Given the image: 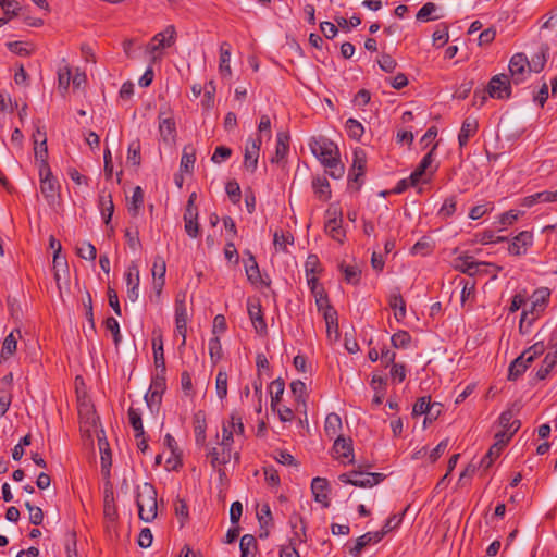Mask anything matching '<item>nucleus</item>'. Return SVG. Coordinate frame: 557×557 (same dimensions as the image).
<instances>
[{
	"instance_id": "17",
	"label": "nucleus",
	"mask_w": 557,
	"mask_h": 557,
	"mask_svg": "<svg viewBox=\"0 0 557 557\" xmlns=\"http://www.w3.org/2000/svg\"><path fill=\"white\" fill-rule=\"evenodd\" d=\"M248 314L258 334L267 333V323L263 318L262 308L259 302H248Z\"/></svg>"
},
{
	"instance_id": "22",
	"label": "nucleus",
	"mask_w": 557,
	"mask_h": 557,
	"mask_svg": "<svg viewBox=\"0 0 557 557\" xmlns=\"http://www.w3.org/2000/svg\"><path fill=\"white\" fill-rule=\"evenodd\" d=\"M530 363L531 361L527 358V354L522 352L510 363L508 369V380L516 381L525 372Z\"/></svg>"
},
{
	"instance_id": "2",
	"label": "nucleus",
	"mask_w": 557,
	"mask_h": 557,
	"mask_svg": "<svg viewBox=\"0 0 557 557\" xmlns=\"http://www.w3.org/2000/svg\"><path fill=\"white\" fill-rule=\"evenodd\" d=\"M550 296V290L546 287L534 290L530 300L531 304L528 308H524L521 313L519 322V330L521 333L529 332L533 322L544 312Z\"/></svg>"
},
{
	"instance_id": "8",
	"label": "nucleus",
	"mask_w": 557,
	"mask_h": 557,
	"mask_svg": "<svg viewBox=\"0 0 557 557\" xmlns=\"http://www.w3.org/2000/svg\"><path fill=\"white\" fill-rule=\"evenodd\" d=\"M40 191L49 203L55 201L59 195L60 185L55 177H53L50 166L44 165L39 169Z\"/></svg>"
},
{
	"instance_id": "45",
	"label": "nucleus",
	"mask_w": 557,
	"mask_h": 557,
	"mask_svg": "<svg viewBox=\"0 0 557 557\" xmlns=\"http://www.w3.org/2000/svg\"><path fill=\"white\" fill-rule=\"evenodd\" d=\"M342 272L344 273V278L348 284L356 285L359 283L361 277V270L357 265L350 264H341L339 265Z\"/></svg>"
},
{
	"instance_id": "4",
	"label": "nucleus",
	"mask_w": 557,
	"mask_h": 557,
	"mask_svg": "<svg viewBox=\"0 0 557 557\" xmlns=\"http://www.w3.org/2000/svg\"><path fill=\"white\" fill-rule=\"evenodd\" d=\"M385 479L383 473L363 472L359 469H354L349 472L338 475V480L344 484H350L357 487H372L377 485Z\"/></svg>"
},
{
	"instance_id": "16",
	"label": "nucleus",
	"mask_w": 557,
	"mask_h": 557,
	"mask_svg": "<svg viewBox=\"0 0 557 557\" xmlns=\"http://www.w3.org/2000/svg\"><path fill=\"white\" fill-rule=\"evenodd\" d=\"M455 269L466 273L470 276L475 275L481 271V268L488 265L486 262H476L472 257L465 256L459 257L455 260Z\"/></svg>"
},
{
	"instance_id": "7",
	"label": "nucleus",
	"mask_w": 557,
	"mask_h": 557,
	"mask_svg": "<svg viewBox=\"0 0 557 557\" xmlns=\"http://www.w3.org/2000/svg\"><path fill=\"white\" fill-rule=\"evenodd\" d=\"M486 92L494 99H509L511 97V81L506 74L494 75L487 86Z\"/></svg>"
},
{
	"instance_id": "59",
	"label": "nucleus",
	"mask_w": 557,
	"mask_h": 557,
	"mask_svg": "<svg viewBox=\"0 0 557 557\" xmlns=\"http://www.w3.org/2000/svg\"><path fill=\"white\" fill-rule=\"evenodd\" d=\"M436 11V5L433 2H426L417 13L416 17L419 21H435L438 16H431Z\"/></svg>"
},
{
	"instance_id": "24",
	"label": "nucleus",
	"mask_w": 557,
	"mask_h": 557,
	"mask_svg": "<svg viewBox=\"0 0 557 557\" xmlns=\"http://www.w3.org/2000/svg\"><path fill=\"white\" fill-rule=\"evenodd\" d=\"M388 305L394 310L397 321H403L406 318V301L398 289L389 295Z\"/></svg>"
},
{
	"instance_id": "20",
	"label": "nucleus",
	"mask_w": 557,
	"mask_h": 557,
	"mask_svg": "<svg viewBox=\"0 0 557 557\" xmlns=\"http://www.w3.org/2000/svg\"><path fill=\"white\" fill-rule=\"evenodd\" d=\"M206 414L203 411H198L194 414L195 441L198 446H206Z\"/></svg>"
},
{
	"instance_id": "42",
	"label": "nucleus",
	"mask_w": 557,
	"mask_h": 557,
	"mask_svg": "<svg viewBox=\"0 0 557 557\" xmlns=\"http://www.w3.org/2000/svg\"><path fill=\"white\" fill-rule=\"evenodd\" d=\"M35 159L39 162V169H42L44 165L49 166L48 164V148H47V137L46 133L41 134L40 146H35L34 148Z\"/></svg>"
},
{
	"instance_id": "18",
	"label": "nucleus",
	"mask_w": 557,
	"mask_h": 557,
	"mask_svg": "<svg viewBox=\"0 0 557 557\" xmlns=\"http://www.w3.org/2000/svg\"><path fill=\"white\" fill-rule=\"evenodd\" d=\"M333 450L337 455L338 458L343 459V462H345V459H348V462L351 463L354 461V448H352V441L351 438H346L342 435H338L335 438Z\"/></svg>"
},
{
	"instance_id": "6",
	"label": "nucleus",
	"mask_w": 557,
	"mask_h": 557,
	"mask_svg": "<svg viewBox=\"0 0 557 557\" xmlns=\"http://www.w3.org/2000/svg\"><path fill=\"white\" fill-rule=\"evenodd\" d=\"M327 220L324 224V231L325 233L331 236L334 240L338 243H343L346 233L343 228V219H342V211L337 208H329L326 210Z\"/></svg>"
},
{
	"instance_id": "21",
	"label": "nucleus",
	"mask_w": 557,
	"mask_h": 557,
	"mask_svg": "<svg viewBox=\"0 0 557 557\" xmlns=\"http://www.w3.org/2000/svg\"><path fill=\"white\" fill-rule=\"evenodd\" d=\"M231 45L223 41L220 46L219 72L223 77H231Z\"/></svg>"
},
{
	"instance_id": "37",
	"label": "nucleus",
	"mask_w": 557,
	"mask_h": 557,
	"mask_svg": "<svg viewBox=\"0 0 557 557\" xmlns=\"http://www.w3.org/2000/svg\"><path fill=\"white\" fill-rule=\"evenodd\" d=\"M99 448L101 453V472L106 478H109L110 468L112 465V457L108 442L99 438Z\"/></svg>"
},
{
	"instance_id": "43",
	"label": "nucleus",
	"mask_w": 557,
	"mask_h": 557,
	"mask_svg": "<svg viewBox=\"0 0 557 557\" xmlns=\"http://www.w3.org/2000/svg\"><path fill=\"white\" fill-rule=\"evenodd\" d=\"M557 357L553 356L552 352H548L543 359L541 367L536 371V377L539 380H545L555 367Z\"/></svg>"
},
{
	"instance_id": "32",
	"label": "nucleus",
	"mask_w": 557,
	"mask_h": 557,
	"mask_svg": "<svg viewBox=\"0 0 557 557\" xmlns=\"http://www.w3.org/2000/svg\"><path fill=\"white\" fill-rule=\"evenodd\" d=\"M314 194L319 199L326 201L331 198V186L326 177L317 176L312 180Z\"/></svg>"
},
{
	"instance_id": "3",
	"label": "nucleus",
	"mask_w": 557,
	"mask_h": 557,
	"mask_svg": "<svg viewBox=\"0 0 557 557\" xmlns=\"http://www.w3.org/2000/svg\"><path fill=\"white\" fill-rule=\"evenodd\" d=\"M136 505L139 519L145 522H152L158 515L157 490L148 482L138 485L136 488Z\"/></svg>"
},
{
	"instance_id": "29",
	"label": "nucleus",
	"mask_w": 557,
	"mask_h": 557,
	"mask_svg": "<svg viewBox=\"0 0 557 557\" xmlns=\"http://www.w3.org/2000/svg\"><path fill=\"white\" fill-rule=\"evenodd\" d=\"M549 47L546 44L541 45L540 50L529 61V70L534 73H540L547 61Z\"/></svg>"
},
{
	"instance_id": "26",
	"label": "nucleus",
	"mask_w": 557,
	"mask_h": 557,
	"mask_svg": "<svg viewBox=\"0 0 557 557\" xmlns=\"http://www.w3.org/2000/svg\"><path fill=\"white\" fill-rule=\"evenodd\" d=\"M207 457L210 459V465L213 469H216L221 465H226L231 461V449L222 448L221 451L216 447L208 449Z\"/></svg>"
},
{
	"instance_id": "27",
	"label": "nucleus",
	"mask_w": 557,
	"mask_h": 557,
	"mask_svg": "<svg viewBox=\"0 0 557 557\" xmlns=\"http://www.w3.org/2000/svg\"><path fill=\"white\" fill-rule=\"evenodd\" d=\"M246 255L248 256V259L245 263V271H246L248 281L253 285H256L258 283H263L261 274H260L259 265L256 261L255 256L250 251H246Z\"/></svg>"
},
{
	"instance_id": "30",
	"label": "nucleus",
	"mask_w": 557,
	"mask_h": 557,
	"mask_svg": "<svg viewBox=\"0 0 557 557\" xmlns=\"http://www.w3.org/2000/svg\"><path fill=\"white\" fill-rule=\"evenodd\" d=\"M342 428V419L337 413L332 412L326 416L324 432L330 438H334L341 435Z\"/></svg>"
},
{
	"instance_id": "1",
	"label": "nucleus",
	"mask_w": 557,
	"mask_h": 557,
	"mask_svg": "<svg viewBox=\"0 0 557 557\" xmlns=\"http://www.w3.org/2000/svg\"><path fill=\"white\" fill-rule=\"evenodd\" d=\"M311 152L324 166L332 178L338 180L345 173V165L341 161L337 145L325 136L312 137L309 141Z\"/></svg>"
},
{
	"instance_id": "55",
	"label": "nucleus",
	"mask_w": 557,
	"mask_h": 557,
	"mask_svg": "<svg viewBox=\"0 0 557 557\" xmlns=\"http://www.w3.org/2000/svg\"><path fill=\"white\" fill-rule=\"evenodd\" d=\"M0 7L4 12V18H9V21L16 16L21 10L18 2L15 0H0Z\"/></svg>"
},
{
	"instance_id": "25",
	"label": "nucleus",
	"mask_w": 557,
	"mask_h": 557,
	"mask_svg": "<svg viewBox=\"0 0 557 557\" xmlns=\"http://www.w3.org/2000/svg\"><path fill=\"white\" fill-rule=\"evenodd\" d=\"M557 201V189L555 191L544 190L527 196L522 200V206L532 207L537 202H555Z\"/></svg>"
},
{
	"instance_id": "35",
	"label": "nucleus",
	"mask_w": 557,
	"mask_h": 557,
	"mask_svg": "<svg viewBox=\"0 0 557 557\" xmlns=\"http://www.w3.org/2000/svg\"><path fill=\"white\" fill-rule=\"evenodd\" d=\"M196 162V149L191 145H187L183 149L182 159H181V170L187 173H191L194 171Z\"/></svg>"
},
{
	"instance_id": "11",
	"label": "nucleus",
	"mask_w": 557,
	"mask_h": 557,
	"mask_svg": "<svg viewBox=\"0 0 557 557\" xmlns=\"http://www.w3.org/2000/svg\"><path fill=\"white\" fill-rule=\"evenodd\" d=\"M261 137L248 138L245 147L244 166L253 173L258 165Z\"/></svg>"
},
{
	"instance_id": "64",
	"label": "nucleus",
	"mask_w": 557,
	"mask_h": 557,
	"mask_svg": "<svg viewBox=\"0 0 557 557\" xmlns=\"http://www.w3.org/2000/svg\"><path fill=\"white\" fill-rule=\"evenodd\" d=\"M432 249L433 247L431 245V242L426 238H422L412 246L411 252L413 255L426 256L432 252Z\"/></svg>"
},
{
	"instance_id": "48",
	"label": "nucleus",
	"mask_w": 557,
	"mask_h": 557,
	"mask_svg": "<svg viewBox=\"0 0 557 557\" xmlns=\"http://www.w3.org/2000/svg\"><path fill=\"white\" fill-rule=\"evenodd\" d=\"M188 313L185 302V296L183 298H176L175 300V324H187Z\"/></svg>"
},
{
	"instance_id": "58",
	"label": "nucleus",
	"mask_w": 557,
	"mask_h": 557,
	"mask_svg": "<svg viewBox=\"0 0 557 557\" xmlns=\"http://www.w3.org/2000/svg\"><path fill=\"white\" fill-rule=\"evenodd\" d=\"M502 451V447H497V445H492L488 451L483 456L480 462V467L483 469H488L494 460L499 456Z\"/></svg>"
},
{
	"instance_id": "10",
	"label": "nucleus",
	"mask_w": 557,
	"mask_h": 557,
	"mask_svg": "<svg viewBox=\"0 0 557 557\" xmlns=\"http://www.w3.org/2000/svg\"><path fill=\"white\" fill-rule=\"evenodd\" d=\"M176 29L174 25H169L163 32L156 34L147 46V51L151 54L157 51L169 48L175 44Z\"/></svg>"
},
{
	"instance_id": "5",
	"label": "nucleus",
	"mask_w": 557,
	"mask_h": 557,
	"mask_svg": "<svg viewBox=\"0 0 557 557\" xmlns=\"http://www.w3.org/2000/svg\"><path fill=\"white\" fill-rule=\"evenodd\" d=\"M509 79L515 85L525 82L531 71L529 70V60L524 53H515L509 61Z\"/></svg>"
},
{
	"instance_id": "56",
	"label": "nucleus",
	"mask_w": 557,
	"mask_h": 557,
	"mask_svg": "<svg viewBox=\"0 0 557 557\" xmlns=\"http://www.w3.org/2000/svg\"><path fill=\"white\" fill-rule=\"evenodd\" d=\"M433 403H431L430 396H423V397L418 398L412 408V416L413 417H418V416H422V414L425 416L428 410H430V406Z\"/></svg>"
},
{
	"instance_id": "9",
	"label": "nucleus",
	"mask_w": 557,
	"mask_h": 557,
	"mask_svg": "<svg viewBox=\"0 0 557 557\" xmlns=\"http://www.w3.org/2000/svg\"><path fill=\"white\" fill-rule=\"evenodd\" d=\"M437 147V144H435L432 149L422 158L419 165L416 168V170L410 174L409 181L411 186H417L421 180L422 176L429 173L430 175H433L436 170L437 165L432 166L434 159H435V149Z\"/></svg>"
},
{
	"instance_id": "19",
	"label": "nucleus",
	"mask_w": 557,
	"mask_h": 557,
	"mask_svg": "<svg viewBox=\"0 0 557 557\" xmlns=\"http://www.w3.org/2000/svg\"><path fill=\"white\" fill-rule=\"evenodd\" d=\"M478 128L479 124L476 119L469 116L463 120L460 132L458 134V143L460 148L467 146L469 139L476 134Z\"/></svg>"
},
{
	"instance_id": "44",
	"label": "nucleus",
	"mask_w": 557,
	"mask_h": 557,
	"mask_svg": "<svg viewBox=\"0 0 557 557\" xmlns=\"http://www.w3.org/2000/svg\"><path fill=\"white\" fill-rule=\"evenodd\" d=\"M391 343L394 348L406 349L411 343V335L405 330H399L392 335Z\"/></svg>"
},
{
	"instance_id": "28",
	"label": "nucleus",
	"mask_w": 557,
	"mask_h": 557,
	"mask_svg": "<svg viewBox=\"0 0 557 557\" xmlns=\"http://www.w3.org/2000/svg\"><path fill=\"white\" fill-rule=\"evenodd\" d=\"M183 219L186 234L191 238L198 237L200 227L198 222V212H191L190 209H185Z\"/></svg>"
},
{
	"instance_id": "39",
	"label": "nucleus",
	"mask_w": 557,
	"mask_h": 557,
	"mask_svg": "<svg viewBox=\"0 0 557 557\" xmlns=\"http://www.w3.org/2000/svg\"><path fill=\"white\" fill-rule=\"evenodd\" d=\"M17 333L18 336H21V331L18 329L12 331L3 341L2 349H1V358L8 359L11 357L15 351L17 347V339L14 335V333Z\"/></svg>"
},
{
	"instance_id": "61",
	"label": "nucleus",
	"mask_w": 557,
	"mask_h": 557,
	"mask_svg": "<svg viewBox=\"0 0 557 557\" xmlns=\"http://www.w3.org/2000/svg\"><path fill=\"white\" fill-rule=\"evenodd\" d=\"M27 42L24 41H9L5 44L7 48L12 52L21 57H28L32 54V50L27 48Z\"/></svg>"
},
{
	"instance_id": "15",
	"label": "nucleus",
	"mask_w": 557,
	"mask_h": 557,
	"mask_svg": "<svg viewBox=\"0 0 557 557\" xmlns=\"http://www.w3.org/2000/svg\"><path fill=\"white\" fill-rule=\"evenodd\" d=\"M383 539V533L376 532H367L363 535L359 536L355 545L349 547V554L354 557H357L360 555L361 550L370 544H376L381 542Z\"/></svg>"
},
{
	"instance_id": "46",
	"label": "nucleus",
	"mask_w": 557,
	"mask_h": 557,
	"mask_svg": "<svg viewBox=\"0 0 557 557\" xmlns=\"http://www.w3.org/2000/svg\"><path fill=\"white\" fill-rule=\"evenodd\" d=\"M345 128L350 138L359 140L364 133L363 125L356 119H348L345 124Z\"/></svg>"
},
{
	"instance_id": "47",
	"label": "nucleus",
	"mask_w": 557,
	"mask_h": 557,
	"mask_svg": "<svg viewBox=\"0 0 557 557\" xmlns=\"http://www.w3.org/2000/svg\"><path fill=\"white\" fill-rule=\"evenodd\" d=\"M366 166H367L366 151L361 148H356L354 150L351 172L360 171V173H366Z\"/></svg>"
},
{
	"instance_id": "63",
	"label": "nucleus",
	"mask_w": 557,
	"mask_h": 557,
	"mask_svg": "<svg viewBox=\"0 0 557 557\" xmlns=\"http://www.w3.org/2000/svg\"><path fill=\"white\" fill-rule=\"evenodd\" d=\"M225 191L230 200L236 205L240 201V186L236 181H230L226 183Z\"/></svg>"
},
{
	"instance_id": "52",
	"label": "nucleus",
	"mask_w": 557,
	"mask_h": 557,
	"mask_svg": "<svg viewBox=\"0 0 557 557\" xmlns=\"http://www.w3.org/2000/svg\"><path fill=\"white\" fill-rule=\"evenodd\" d=\"M127 161L133 165L138 166L141 162L140 157V143L139 140H134L128 145L127 149Z\"/></svg>"
},
{
	"instance_id": "34",
	"label": "nucleus",
	"mask_w": 557,
	"mask_h": 557,
	"mask_svg": "<svg viewBox=\"0 0 557 557\" xmlns=\"http://www.w3.org/2000/svg\"><path fill=\"white\" fill-rule=\"evenodd\" d=\"M269 391H270V395H271V408L273 410H275L276 407L278 406V404L282 399V396L284 394V391H285L284 380L278 377V379L272 381L269 386Z\"/></svg>"
},
{
	"instance_id": "57",
	"label": "nucleus",
	"mask_w": 557,
	"mask_h": 557,
	"mask_svg": "<svg viewBox=\"0 0 557 557\" xmlns=\"http://www.w3.org/2000/svg\"><path fill=\"white\" fill-rule=\"evenodd\" d=\"M25 507L29 512V522L34 525L41 524L44 521L42 509L38 506L33 505L30 502H26Z\"/></svg>"
},
{
	"instance_id": "33",
	"label": "nucleus",
	"mask_w": 557,
	"mask_h": 557,
	"mask_svg": "<svg viewBox=\"0 0 557 557\" xmlns=\"http://www.w3.org/2000/svg\"><path fill=\"white\" fill-rule=\"evenodd\" d=\"M289 151V136L285 133H278L276 137L275 156L271 162L282 161Z\"/></svg>"
},
{
	"instance_id": "38",
	"label": "nucleus",
	"mask_w": 557,
	"mask_h": 557,
	"mask_svg": "<svg viewBox=\"0 0 557 557\" xmlns=\"http://www.w3.org/2000/svg\"><path fill=\"white\" fill-rule=\"evenodd\" d=\"M240 557H255L257 550V540L251 534H245L239 543Z\"/></svg>"
},
{
	"instance_id": "12",
	"label": "nucleus",
	"mask_w": 557,
	"mask_h": 557,
	"mask_svg": "<svg viewBox=\"0 0 557 557\" xmlns=\"http://www.w3.org/2000/svg\"><path fill=\"white\" fill-rule=\"evenodd\" d=\"M125 280L127 285V297L132 302H135L139 296V269L134 262L128 267L125 272Z\"/></svg>"
},
{
	"instance_id": "51",
	"label": "nucleus",
	"mask_w": 557,
	"mask_h": 557,
	"mask_svg": "<svg viewBox=\"0 0 557 557\" xmlns=\"http://www.w3.org/2000/svg\"><path fill=\"white\" fill-rule=\"evenodd\" d=\"M209 355L213 364L218 363L222 358V345L218 336L209 341Z\"/></svg>"
},
{
	"instance_id": "40",
	"label": "nucleus",
	"mask_w": 557,
	"mask_h": 557,
	"mask_svg": "<svg viewBox=\"0 0 557 557\" xmlns=\"http://www.w3.org/2000/svg\"><path fill=\"white\" fill-rule=\"evenodd\" d=\"M143 206H144V191L140 186H136L133 190L132 199L127 207L128 213L132 216H137Z\"/></svg>"
},
{
	"instance_id": "62",
	"label": "nucleus",
	"mask_w": 557,
	"mask_h": 557,
	"mask_svg": "<svg viewBox=\"0 0 557 557\" xmlns=\"http://www.w3.org/2000/svg\"><path fill=\"white\" fill-rule=\"evenodd\" d=\"M377 64L380 69L386 73H393L397 67L396 60L387 53H382L380 55V58L377 59Z\"/></svg>"
},
{
	"instance_id": "53",
	"label": "nucleus",
	"mask_w": 557,
	"mask_h": 557,
	"mask_svg": "<svg viewBox=\"0 0 557 557\" xmlns=\"http://www.w3.org/2000/svg\"><path fill=\"white\" fill-rule=\"evenodd\" d=\"M77 255L89 261H94L97 257L96 247L89 242H83L79 247H77Z\"/></svg>"
},
{
	"instance_id": "31",
	"label": "nucleus",
	"mask_w": 557,
	"mask_h": 557,
	"mask_svg": "<svg viewBox=\"0 0 557 557\" xmlns=\"http://www.w3.org/2000/svg\"><path fill=\"white\" fill-rule=\"evenodd\" d=\"M159 132L164 143L173 141L176 136L175 121L172 117L160 120Z\"/></svg>"
},
{
	"instance_id": "60",
	"label": "nucleus",
	"mask_w": 557,
	"mask_h": 557,
	"mask_svg": "<svg viewBox=\"0 0 557 557\" xmlns=\"http://www.w3.org/2000/svg\"><path fill=\"white\" fill-rule=\"evenodd\" d=\"M151 273L153 278H165L166 263L163 257H154Z\"/></svg>"
},
{
	"instance_id": "49",
	"label": "nucleus",
	"mask_w": 557,
	"mask_h": 557,
	"mask_svg": "<svg viewBox=\"0 0 557 557\" xmlns=\"http://www.w3.org/2000/svg\"><path fill=\"white\" fill-rule=\"evenodd\" d=\"M233 433L244 436L245 435V426L243 423V417L238 411H233L230 416V421L226 424Z\"/></svg>"
},
{
	"instance_id": "50",
	"label": "nucleus",
	"mask_w": 557,
	"mask_h": 557,
	"mask_svg": "<svg viewBox=\"0 0 557 557\" xmlns=\"http://www.w3.org/2000/svg\"><path fill=\"white\" fill-rule=\"evenodd\" d=\"M216 395L220 399H224L227 396V373L220 370L215 379Z\"/></svg>"
},
{
	"instance_id": "13",
	"label": "nucleus",
	"mask_w": 557,
	"mask_h": 557,
	"mask_svg": "<svg viewBox=\"0 0 557 557\" xmlns=\"http://www.w3.org/2000/svg\"><path fill=\"white\" fill-rule=\"evenodd\" d=\"M532 233L528 231H522L517 236L513 237L512 242L509 244L508 251L512 256L524 255L528 248L532 245Z\"/></svg>"
},
{
	"instance_id": "36",
	"label": "nucleus",
	"mask_w": 557,
	"mask_h": 557,
	"mask_svg": "<svg viewBox=\"0 0 557 557\" xmlns=\"http://www.w3.org/2000/svg\"><path fill=\"white\" fill-rule=\"evenodd\" d=\"M103 513L104 517L113 521L117 517L116 506L112 488H106L103 495Z\"/></svg>"
},
{
	"instance_id": "41",
	"label": "nucleus",
	"mask_w": 557,
	"mask_h": 557,
	"mask_svg": "<svg viewBox=\"0 0 557 557\" xmlns=\"http://www.w3.org/2000/svg\"><path fill=\"white\" fill-rule=\"evenodd\" d=\"M99 205L101 207V214L104 220V223L108 225L112 219V214L114 212V205L112 201V197L110 194L104 195L101 194L99 196Z\"/></svg>"
},
{
	"instance_id": "54",
	"label": "nucleus",
	"mask_w": 557,
	"mask_h": 557,
	"mask_svg": "<svg viewBox=\"0 0 557 557\" xmlns=\"http://www.w3.org/2000/svg\"><path fill=\"white\" fill-rule=\"evenodd\" d=\"M306 389H307L306 384L300 380H296L290 383L292 394L294 395L295 400L298 404L306 403Z\"/></svg>"
},
{
	"instance_id": "14",
	"label": "nucleus",
	"mask_w": 557,
	"mask_h": 557,
	"mask_svg": "<svg viewBox=\"0 0 557 557\" xmlns=\"http://www.w3.org/2000/svg\"><path fill=\"white\" fill-rule=\"evenodd\" d=\"M327 488L329 482L324 478L317 476L311 482V492L313 494L314 500L322 504L324 508L330 506Z\"/></svg>"
},
{
	"instance_id": "23",
	"label": "nucleus",
	"mask_w": 557,
	"mask_h": 557,
	"mask_svg": "<svg viewBox=\"0 0 557 557\" xmlns=\"http://www.w3.org/2000/svg\"><path fill=\"white\" fill-rule=\"evenodd\" d=\"M289 523L292 529L294 530V536L289 540V543L293 541L295 543V546L297 545V543H305L307 541V528L304 519L298 515H294L290 517Z\"/></svg>"
}]
</instances>
